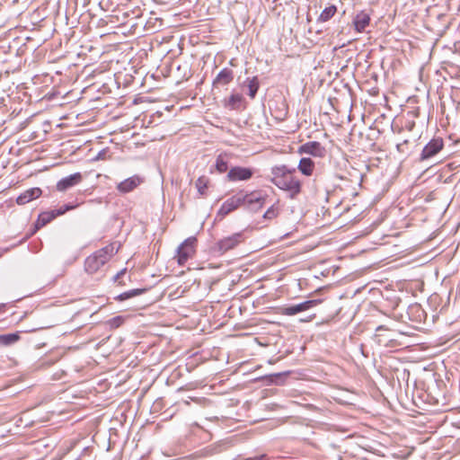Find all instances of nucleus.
<instances>
[{"label": "nucleus", "mask_w": 460, "mask_h": 460, "mask_svg": "<svg viewBox=\"0 0 460 460\" xmlns=\"http://www.w3.org/2000/svg\"><path fill=\"white\" fill-rule=\"evenodd\" d=\"M242 235L239 233L234 234L230 236H226L221 239L217 245L219 250L222 252H226L230 249L234 248L238 243H241Z\"/></svg>", "instance_id": "11"}, {"label": "nucleus", "mask_w": 460, "mask_h": 460, "mask_svg": "<svg viewBox=\"0 0 460 460\" xmlns=\"http://www.w3.org/2000/svg\"><path fill=\"white\" fill-rule=\"evenodd\" d=\"M82 181V175L80 172H75L66 177L62 178L57 183V190L64 191L68 188H71Z\"/></svg>", "instance_id": "10"}, {"label": "nucleus", "mask_w": 460, "mask_h": 460, "mask_svg": "<svg viewBox=\"0 0 460 460\" xmlns=\"http://www.w3.org/2000/svg\"><path fill=\"white\" fill-rule=\"evenodd\" d=\"M19 340V335L17 333H9L0 335V343L3 345H10L12 343L16 342Z\"/></svg>", "instance_id": "18"}, {"label": "nucleus", "mask_w": 460, "mask_h": 460, "mask_svg": "<svg viewBox=\"0 0 460 460\" xmlns=\"http://www.w3.org/2000/svg\"><path fill=\"white\" fill-rule=\"evenodd\" d=\"M195 237L187 238L177 250V261L180 265H183L189 258L192 257L195 252Z\"/></svg>", "instance_id": "3"}, {"label": "nucleus", "mask_w": 460, "mask_h": 460, "mask_svg": "<svg viewBox=\"0 0 460 460\" xmlns=\"http://www.w3.org/2000/svg\"><path fill=\"white\" fill-rule=\"evenodd\" d=\"M313 319V316H310L306 319H302L301 322H310Z\"/></svg>", "instance_id": "28"}, {"label": "nucleus", "mask_w": 460, "mask_h": 460, "mask_svg": "<svg viewBox=\"0 0 460 460\" xmlns=\"http://www.w3.org/2000/svg\"><path fill=\"white\" fill-rule=\"evenodd\" d=\"M277 215V211L274 207H270L263 215L265 218H273Z\"/></svg>", "instance_id": "24"}, {"label": "nucleus", "mask_w": 460, "mask_h": 460, "mask_svg": "<svg viewBox=\"0 0 460 460\" xmlns=\"http://www.w3.org/2000/svg\"><path fill=\"white\" fill-rule=\"evenodd\" d=\"M272 182L279 189L288 192L291 198L296 197L301 191L300 181L290 173H276Z\"/></svg>", "instance_id": "2"}, {"label": "nucleus", "mask_w": 460, "mask_h": 460, "mask_svg": "<svg viewBox=\"0 0 460 460\" xmlns=\"http://www.w3.org/2000/svg\"><path fill=\"white\" fill-rule=\"evenodd\" d=\"M245 460H262V456L249 457Z\"/></svg>", "instance_id": "27"}, {"label": "nucleus", "mask_w": 460, "mask_h": 460, "mask_svg": "<svg viewBox=\"0 0 460 460\" xmlns=\"http://www.w3.org/2000/svg\"><path fill=\"white\" fill-rule=\"evenodd\" d=\"M143 291H144L143 289H131V290H128V291L119 294L117 296V299L123 301V300L131 298L133 296H138V295L142 294Z\"/></svg>", "instance_id": "19"}, {"label": "nucleus", "mask_w": 460, "mask_h": 460, "mask_svg": "<svg viewBox=\"0 0 460 460\" xmlns=\"http://www.w3.org/2000/svg\"><path fill=\"white\" fill-rule=\"evenodd\" d=\"M297 168L302 174L311 176L314 172V163L311 158L304 157L299 161Z\"/></svg>", "instance_id": "15"}, {"label": "nucleus", "mask_w": 460, "mask_h": 460, "mask_svg": "<svg viewBox=\"0 0 460 460\" xmlns=\"http://www.w3.org/2000/svg\"><path fill=\"white\" fill-rule=\"evenodd\" d=\"M443 147V141L440 138L430 140L423 148L421 159L425 160L437 155Z\"/></svg>", "instance_id": "9"}, {"label": "nucleus", "mask_w": 460, "mask_h": 460, "mask_svg": "<svg viewBox=\"0 0 460 460\" xmlns=\"http://www.w3.org/2000/svg\"><path fill=\"white\" fill-rule=\"evenodd\" d=\"M42 191L40 188H31L20 194L16 199V202L19 205H25L30 201L38 199Z\"/></svg>", "instance_id": "13"}, {"label": "nucleus", "mask_w": 460, "mask_h": 460, "mask_svg": "<svg viewBox=\"0 0 460 460\" xmlns=\"http://www.w3.org/2000/svg\"><path fill=\"white\" fill-rule=\"evenodd\" d=\"M242 102V96L240 94H232L229 97L227 106L231 109H235Z\"/></svg>", "instance_id": "22"}, {"label": "nucleus", "mask_w": 460, "mask_h": 460, "mask_svg": "<svg viewBox=\"0 0 460 460\" xmlns=\"http://www.w3.org/2000/svg\"><path fill=\"white\" fill-rule=\"evenodd\" d=\"M126 272V268L119 270L114 277L113 281H117L124 273Z\"/></svg>", "instance_id": "25"}, {"label": "nucleus", "mask_w": 460, "mask_h": 460, "mask_svg": "<svg viewBox=\"0 0 460 460\" xmlns=\"http://www.w3.org/2000/svg\"><path fill=\"white\" fill-rule=\"evenodd\" d=\"M245 199V193L243 191H239L236 194L233 195L229 199H227L218 209V215L225 217L230 212L235 210L243 203V199Z\"/></svg>", "instance_id": "4"}, {"label": "nucleus", "mask_w": 460, "mask_h": 460, "mask_svg": "<svg viewBox=\"0 0 460 460\" xmlns=\"http://www.w3.org/2000/svg\"><path fill=\"white\" fill-rule=\"evenodd\" d=\"M232 80V74L227 69H222L217 78L216 81L219 84H226Z\"/></svg>", "instance_id": "17"}, {"label": "nucleus", "mask_w": 460, "mask_h": 460, "mask_svg": "<svg viewBox=\"0 0 460 460\" xmlns=\"http://www.w3.org/2000/svg\"><path fill=\"white\" fill-rule=\"evenodd\" d=\"M370 22V15L365 11L358 13L353 20V25L358 32H362Z\"/></svg>", "instance_id": "14"}, {"label": "nucleus", "mask_w": 460, "mask_h": 460, "mask_svg": "<svg viewBox=\"0 0 460 460\" xmlns=\"http://www.w3.org/2000/svg\"><path fill=\"white\" fill-rule=\"evenodd\" d=\"M119 243H111L95 251L84 261V270L88 274L97 273L119 250Z\"/></svg>", "instance_id": "1"}, {"label": "nucleus", "mask_w": 460, "mask_h": 460, "mask_svg": "<svg viewBox=\"0 0 460 460\" xmlns=\"http://www.w3.org/2000/svg\"><path fill=\"white\" fill-rule=\"evenodd\" d=\"M322 303L321 299H314V300H306L297 305L283 307L280 309L279 313L283 315H295L300 312H304L311 309L312 307Z\"/></svg>", "instance_id": "5"}, {"label": "nucleus", "mask_w": 460, "mask_h": 460, "mask_svg": "<svg viewBox=\"0 0 460 460\" xmlns=\"http://www.w3.org/2000/svg\"><path fill=\"white\" fill-rule=\"evenodd\" d=\"M337 8L335 5L325 7L320 13L319 20L321 22H327L335 14Z\"/></svg>", "instance_id": "16"}, {"label": "nucleus", "mask_w": 460, "mask_h": 460, "mask_svg": "<svg viewBox=\"0 0 460 460\" xmlns=\"http://www.w3.org/2000/svg\"><path fill=\"white\" fill-rule=\"evenodd\" d=\"M144 181L143 177L137 174L129 176L117 184V190L121 194H127L133 191Z\"/></svg>", "instance_id": "7"}, {"label": "nucleus", "mask_w": 460, "mask_h": 460, "mask_svg": "<svg viewBox=\"0 0 460 460\" xmlns=\"http://www.w3.org/2000/svg\"><path fill=\"white\" fill-rule=\"evenodd\" d=\"M121 322H122V318L121 317H116V318L112 319V324H114L116 326H119Z\"/></svg>", "instance_id": "26"}, {"label": "nucleus", "mask_w": 460, "mask_h": 460, "mask_svg": "<svg viewBox=\"0 0 460 460\" xmlns=\"http://www.w3.org/2000/svg\"><path fill=\"white\" fill-rule=\"evenodd\" d=\"M243 204L246 205L251 210L255 211L262 208L264 199L258 193L252 192L250 194H245V199H243Z\"/></svg>", "instance_id": "12"}, {"label": "nucleus", "mask_w": 460, "mask_h": 460, "mask_svg": "<svg viewBox=\"0 0 460 460\" xmlns=\"http://www.w3.org/2000/svg\"><path fill=\"white\" fill-rule=\"evenodd\" d=\"M44 216H45V215L40 216V218L42 219L43 224H45V222H46V220H47V219H45V218L43 217Z\"/></svg>", "instance_id": "29"}, {"label": "nucleus", "mask_w": 460, "mask_h": 460, "mask_svg": "<svg viewBox=\"0 0 460 460\" xmlns=\"http://www.w3.org/2000/svg\"><path fill=\"white\" fill-rule=\"evenodd\" d=\"M216 168L219 172H224L227 170V164L223 158L218 157L216 162Z\"/></svg>", "instance_id": "23"}, {"label": "nucleus", "mask_w": 460, "mask_h": 460, "mask_svg": "<svg viewBox=\"0 0 460 460\" xmlns=\"http://www.w3.org/2000/svg\"><path fill=\"white\" fill-rule=\"evenodd\" d=\"M298 154H306L314 157L322 158L326 154L325 147L317 141H309L302 146H300L297 149Z\"/></svg>", "instance_id": "6"}, {"label": "nucleus", "mask_w": 460, "mask_h": 460, "mask_svg": "<svg viewBox=\"0 0 460 460\" xmlns=\"http://www.w3.org/2000/svg\"><path fill=\"white\" fill-rule=\"evenodd\" d=\"M249 88V95L251 98H254L258 89H259V83L256 77H252L248 84Z\"/></svg>", "instance_id": "21"}, {"label": "nucleus", "mask_w": 460, "mask_h": 460, "mask_svg": "<svg viewBox=\"0 0 460 460\" xmlns=\"http://www.w3.org/2000/svg\"><path fill=\"white\" fill-rule=\"evenodd\" d=\"M208 180L205 177H199L196 181V187L199 194L204 195L208 189Z\"/></svg>", "instance_id": "20"}, {"label": "nucleus", "mask_w": 460, "mask_h": 460, "mask_svg": "<svg viewBox=\"0 0 460 460\" xmlns=\"http://www.w3.org/2000/svg\"><path fill=\"white\" fill-rule=\"evenodd\" d=\"M2 307H3V305H0V309H1Z\"/></svg>", "instance_id": "30"}, {"label": "nucleus", "mask_w": 460, "mask_h": 460, "mask_svg": "<svg viewBox=\"0 0 460 460\" xmlns=\"http://www.w3.org/2000/svg\"><path fill=\"white\" fill-rule=\"evenodd\" d=\"M252 176V171L247 167L235 166L229 170L227 179L231 181H246Z\"/></svg>", "instance_id": "8"}]
</instances>
